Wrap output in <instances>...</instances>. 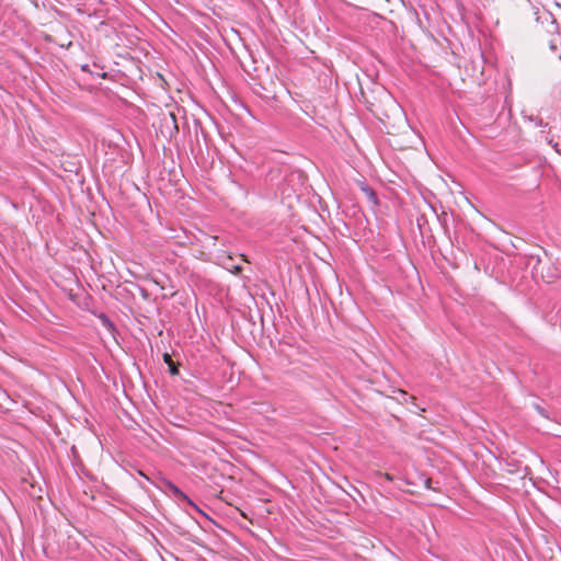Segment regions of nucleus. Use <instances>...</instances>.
<instances>
[{
  "mask_svg": "<svg viewBox=\"0 0 561 561\" xmlns=\"http://www.w3.org/2000/svg\"><path fill=\"white\" fill-rule=\"evenodd\" d=\"M163 492L172 494L178 501L184 502L196 511H199L197 505L172 481L167 478H160V484L157 485Z\"/></svg>",
  "mask_w": 561,
  "mask_h": 561,
  "instance_id": "obj_1",
  "label": "nucleus"
},
{
  "mask_svg": "<svg viewBox=\"0 0 561 561\" xmlns=\"http://www.w3.org/2000/svg\"><path fill=\"white\" fill-rule=\"evenodd\" d=\"M163 362L168 365L169 367V373L172 375V376H176L179 375V368H178V365L173 362L171 355L169 353H164L163 354Z\"/></svg>",
  "mask_w": 561,
  "mask_h": 561,
  "instance_id": "obj_2",
  "label": "nucleus"
},
{
  "mask_svg": "<svg viewBox=\"0 0 561 561\" xmlns=\"http://www.w3.org/2000/svg\"><path fill=\"white\" fill-rule=\"evenodd\" d=\"M525 119H527L528 122L534 123V124H535V126H537V127H543V128H545V127H547V126H548V124H547V123H543L542 118L537 117V116H533V115H530V116H525Z\"/></svg>",
  "mask_w": 561,
  "mask_h": 561,
  "instance_id": "obj_3",
  "label": "nucleus"
},
{
  "mask_svg": "<svg viewBox=\"0 0 561 561\" xmlns=\"http://www.w3.org/2000/svg\"><path fill=\"white\" fill-rule=\"evenodd\" d=\"M548 274L546 277L548 278V282H552L553 279L558 278L560 276V272L557 267H553L551 271V267H548ZM545 277V275H542Z\"/></svg>",
  "mask_w": 561,
  "mask_h": 561,
  "instance_id": "obj_4",
  "label": "nucleus"
},
{
  "mask_svg": "<svg viewBox=\"0 0 561 561\" xmlns=\"http://www.w3.org/2000/svg\"><path fill=\"white\" fill-rule=\"evenodd\" d=\"M548 274L546 277L548 278V282H552L553 279L558 278L560 276V272L557 267H553L551 271V267H548ZM545 277V275H542Z\"/></svg>",
  "mask_w": 561,
  "mask_h": 561,
  "instance_id": "obj_5",
  "label": "nucleus"
},
{
  "mask_svg": "<svg viewBox=\"0 0 561 561\" xmlns=\"http://www.w3.org/2000/svg\"><path fill=\"white\" fill-rule=\"evenodd\" d=\"M545 15H546V20H548V19H550V20H551V24H554V23H556V21H554V19H553V16H552V14H551V13H549V12H545Z\"/></svg>",
  "mask_w": 561,
  "mask_h": 561,
  "instance_id": "obj_6",
  "label": "nucleus"
},
{
  "mask_svg": "<svg viewBox=\"0 0 561 561\" xmlns=\"http://www.w3.org/2000/svg\"><path fill=\"white\" fill-rule=\"evenodd\" d=\"M365 191L369 194V196H370V197H373L374 199H376V194L374 193V191H373V190L367 188V190H365Z\"/></svg>",
  "mask_w": 561,
  "mask_h": 561,
  "instance_id": "obj_7",
  "label": "nucleus"
},
{
  "mask_svg": "<svg viewBox=\"0 0 561 561\" xmlns=\"http://www.w3.org/2000/svg\"><path fill=\"white\" fill-rule=\"evenodd\" d=\"M81 69H82L83 71L90 72L89 65H83V66L81 67Z\"/></svg>",
  "mask_w": 561,
  "mask_h": 561,
  "instance_id": "obj_8",
  "label": "nucleus"
},
{
  "mask_svg": "<svg viewBox=\"0 0 561 561\" xmlns=\"http://www.w3.org/2000/svg\"><path fill=\"white\" fill-rule=\"evenodd\" d=\"M549 144L552 145V147L556 149V151H559L557 142L552 144V141H549Z\"/></svg>",
  "mask_w": 561,
  "mask_h": 561,
  "instance_id": "obj_9",
  "label": "nucleus"
},
{
  "mask_svg": "<svg viewBox=\"0 0 561 561\" xmlns=\"http://www.w3.org/2000/svg\"><path fill=\"white\" fill-rule=\"evenodd\" d=\"M170 117L172 118V121H175L174 114L170 113Z\"/></svg>",
  "mask_w": 561,
  "mask_h": 561,
  "instance_id": "obj_10",
  "label": "nucleus"
},
{
  "mask_svg": "<svg viewBox=\"0 0 561 561\" xmlns=\"http://www.w3.org/2000/svg\"><path fill=\"white\" fill-rule=\"evenodd\" d=\"M241 271V267L240 266H236V272H240Z\"/></svg>",
  "mask_w": 561,
  "mask_h": 561,
  "instance_id": "obj_11",
  "label": "nucleus"
},
{
  "mask_svg": "<svg viewBox=\"0 0 561 561\" xmlns=\"http://www.w3.org/2000/svg\"><path fill=\"white\" fill-rule=\"evenodd\" d=\"M140 476L145 477L147 480H149V478L147 476L144 474V472H140Z\"/></svg>",
  "mask_w": 561,
  "mask_h": 561,
  "instance_id": "obj_12",
  "label": "nucleus"
},
{
  "mask_svg": "<svg viewBox=\"0 0 561 561\" xmlns=\"http://www.w3.org/2000/svg\"><path fill=\"white\" fill-rule=\"evenodd\" d=\"M557 31V27H554L553 30H549L550 33H553Z\"/></svg>",
  "mask_w": 561,
  "mask_h": 561,
  "instance_id": "obj_13",
  "label": "nucleus"
}]
</instances>
